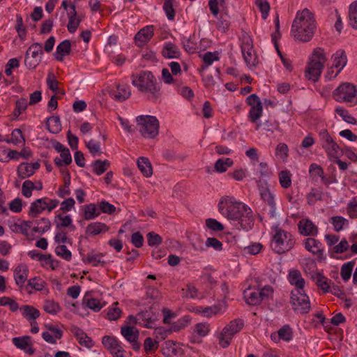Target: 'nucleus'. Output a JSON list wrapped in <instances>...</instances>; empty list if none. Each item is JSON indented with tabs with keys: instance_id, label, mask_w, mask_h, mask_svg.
<instances>
[{
	"instance_id": "obj_1",
	"label": "nucleus",
	"mask_w": 357,
	"mask_h": 357,
	"mask_svg": "<svg viewBox=\"0 0 357 357\" xmlns=\"http://www.w3.org/2000/svg\"><path fill=\"white\" fill-rule=\"evenodd\" d=\"M219 212L228 220L238 221L237 229L250 230L255 223L252 209L244 203L237 202L233 197H223L218 203Z\"/></svg>"
},
{
	"instance_id": "obj_2",
	"label": "nucleus",
	"mask_w": 357,
	"mask_h": 357,
	"mask_svg": "<svg viewBox=\"0 0 357 357\" xmlns=\"http://www.w3.org/2000/svg\"><path fill=\"white\" fill-rule=\"evenodd\" d=\"M315 29L314 16L310 10L305 8L296 13L291 26V32L295 39L302 42L310 41L314 34Z\"/></svg>"
},
{
	"instance_id": "obj_3",
	"label": "nucleus",
	"mask_w": 357,
	"mask_h": 357,
	"mask_svg": "<svg viewBox=\"0 0 357 357\" xmlns=\"http://www.w3.org/2000/svg\"><path fill=\"white\" fill-rule=\"evenodd\" d=\"M132 84L140 92L147 93L148 98L156 102L160 96L161 83L158 82L156 77L151 71H142L137 76L132 75Z\"/></svg>"
},
{
	"instance_id": "obj_4",
	"label": "nucleus",
	"mask_w": 357,
	"mask_h": 357,
	"mask_svg": "<svg viewBox=\"0 0 357 357\" xmlns=\"http://www.w3.org/2000/svg\"><path fill=\"white\" fill-rule=\"evenodd\" d=\"M326 59L324 49L321 47L315 48L306 68V78L314 82L318 81Z\"/></svg>"
},
{
	"instance_id": "obj_5",
	"label": "nucleus",
	"mask_w": 357,
	"mask_h": 357,
	"mask_svg": "<svg viewBox=\"0 0 357 357\" xmlns=\"http://www.w3.org/2000/svg\"><path fill=\"white\" fill-rule=\"evenodd\" d=\"M137 128L145 138L154 139L159 132L160 123L154 116L141 115L136 118Z\"/></svg>"
},
{
	"instance_id": "obj_6",
	"label": "nucleus",
	"mask_w": 357,
	"mask_h": 357,
	"mask_svg": "<svg viewBox=\"0 0 357 357\" xmlns=\"http://www.w3.org/2000/svg\"><path fill=\"white\" fill-rule=\"evenodd\" d=\"M291 235L286 231L277 229L271 243L272 250L277 254H283L291 250L295 241L291 238Z\"/></svg>"
},
{
	"instance_id": "obj_7",
	"label": "nucleus",
	"mask_w": 357,
	"mask_h": 357,
	"mask_svg": "<svg viewBox=\"0 0 357 357\" xmlns=\"http://www.w3.org/2000/svg\"><path fill=\"white\" fill-rule=\"evenodd\" d=\"M244 326V321L241 319H235L229 322L222 331L219 336V344L222 348L229 346L233 337L238 333Z\"/></svg>"
},
{
	"instance_id": "obj_8",
	"label": "nucleus",
	"mask_w": 357,
	"mask_h": 357,
	"mask_svg": "<svg viewBox=\"0 0 357 357\" xmlns=\"http://www.w3.org/2000/svg\"><path fill=\"white\" fill-rule=\"evenodd\" d=\"M334 99L339 102H354L357 104V87L354 84L344 82L333 92Z\"/></svg>"
},
{
	"instance_id": "obj_9",
	"label": "nucleus",
	"mask_w": 357,
	"mask_h": 357,
	"mask_svg": "<svg viewBox=\"0 0 357 357\" xmlns=\"http://www.w3.org/2000/svg\"><path fill=\"white\" fill-rule=\"evenodd\" d=\"M290 303L295 312L307 314L310 310V302L308 296L304 291L292 290L291 292Z\"/></svg>"
},
{
	"instance_id": "obj_10",
	"label": "nucleus",
	"mask_w": 357,
	"mask_h": 357,
	"mask_svg": "<svg viewBox=\"0 0 357 357\" xmlns=\"http://www.w3.org/2000/svg\"><path fill=\"white\" fill-rule=\"evenodd\" d=\"M257 184L261 199L270 207L268 212L269 217L273 218L276 215V204L274 199V195L271 192L268 184L266 181L259 180L257 181Z\"/></svg>"
},
{
	"instance_id": "obj_11",
	"label": "nucleus",
	"mask_w": 357,
	"mask_h": 357,
	"mask_svg": "<svg viewBox=\"0 0 357 357\" xmlns=\"http://www.w3.org/2000/svg\"><path fill=\"white\" fill-rule=\"evenodd\" d=\"M159 310V304L153 303L149 310L142 311L137 314L139 319L146 321V324H144V327L146 328H153L152 324L158 320Z\"/></svg>"
},
{
	"instance_id": "obj_12",
	"label": "nucleus",
	"mask_w": 357,
	"mask_h": 357,
	"mask_svg": "<svg viewBox=\"0 0 357 357\" xmlns=\"http://www.w3.org/2000/svg\"><path fill=\"white\" fill-rule=\"evenodd\" d=\"M154 26L149 25L141 29L135 35V40L138 47L146 45L153 36Z\"/></svg>"
},
{
	"instance_id": "obj_13",
	"label": "nucleus",
	"mask_w": 357,
	"mask_h": 357,
	"mask_svg": "<svg viewBox=\"0 0 357 357\" xmlns=\"http://www.w3.org/2000/svg\"><path fill=\"white\" fill-rule=\"evenodd\" d=\"M109 96L115 100L123 102L131 95L130 86L126 84H118L116 89L109 90Z\"/></svg>"
},
{
	"instance_id": "obj_14",
	"label": "nucleus",
	"mask_w": 357,
	"mask_h": 357,
	"mask_svg": "<svg viewBox=\"0 0 357 357\" xmlns=\"http://www.w3.org/2000/svg\"><path fill=\"white\" fill-rule=\"evenodd\" d=\"M298 228L301 235L317 236L318 234V227L310 219H302L298 223Z\"/></svg>"
},
{
	"instance_id": "obj_15",
	"label": "nucleus",
	"mask_w": 357,
	"mask_h": 357,
	"mask_svg": "<svg viewBox=\"0 0 357 357\" xmlns=\"http://www.w3.org/2000/svg\"><path fill=\"white\" fill-rule=\"evenodd\" d=\"M12 342L17 348L24 351L29 355H33L35 353V349L31 347L30 336L15 337L13 338Z\"/></svg>"
},
{
	"instance_id": "obj_16",
	"label": "nucleus",
	"mask_w": 357,
	"mask_h": 357,
	"mask_svg": "<svg viewBox=\"0 0 357 357\" xmlns=\"http://www.w3.org/2000/svg\"><path fill=\"white\" fill-rule=\"evenodd\" d=\"M71 332L73 333L75 338L82 346H84L88 349H90L94 346L93 340L89 337L82 328L74 326L71 328Z\"/></svg>"
},
{
	"instance_id": "obj_17",
	"label": "nucleus",
	"mask_w": 357,
	"mask_h": 357,
	"mask_svg": "<svg viewBox=\"0 0 357 357\" xmlns=\"http://www.w3.org/2000/svg\"><path fill=\"white\" fill-rule=\"evenodd\" d=\"M29 268L26 264H20L14 270V278L15 283L20 288L24 287V284L27 280Z\"/></svg>"
},
{
	"instance_id": "obj_18",
	"label": "nucleus",
	"mask_w": 357,
	"mask_h": 357,
	"mask_svg": "<svg viewBox=\"0 0 357 357\" xmlns=\"http://www.w3.org/2000/svg\"><path fill=\"white\" fill-rule=\"evenodd\" d=\"M47 197H43L36 199L31 204L29 211L28 212L29 216L31 218H37L45 210H47Z\"/></svg>"
},
{
	"instance_id": "obj_19",
	"label": "nucleus",
	"mask_w": 357,
	"mask_h": 357,
	"mask_svg": "<svg viewBox=\"0 0 357 357\" xmlns=\"http://www.w3.org/2000/svg\"><path fill=\"white\" fill-rule=\"evenodd\" d=\"M332 58L333 59V67L337 68V70L335 73V75H331V77H336L347 65V57L344 50H339L332 56Z\"/></svg>"
},
{
	"instance_id": "obj_20",
	"label": "nucleus",
	"mask_w": 357,
	"mask_h": 357,
	"mask_svg": "<svg viewBox=\"0 0 357 357\" xmlns=\"http://www.w3.org/2000/svg\"><path fill=\"white\" fill-rule=\"evenodd\" d=\"M71 42L69 40H64L56 47V52L53 54L54 59L59 61H63L64 56L71 53Z\"/></svg>"
},
{
	"instance_id": "obj_21",
	"label": "nucleus",
	"mask_w": 357,
	"mask_h": 357,
	"mask_svg": "<svg viewBox=\"0 0 357 357\" xmlns=\"http://www.w3.org/2000/svg\"><path fill=\"white\" fill-rule=\"evenodd\" d=\"M288 280L291 285L296 287L295 290L304 291L305 284L304 278H302L301 273L297 269L290 270L288 275Z\"/></svg>"
},
{
	"instance_id": "obj_22",
	"label": "nucleus",
	"mask_w": 357,
	"mask_h": 357,
	"mask_svg": "<svg viewBox=\"0 0 357 357\" xmlns=\"http://www.w3.org/2000/svg\"><path fill=\"white\" fill-rule=\"evenodd\" d=\"M161 54L165 59H178L181 55L179 48L172 42L165 43Z\"/></svg>"
},
{
	"instance_id": "obj_23",
	"label": "nucleus",
	"mask_w": 357,
	"mask_h": 357,
	"mask_svg": "<svg viewBox=\"0 0 357 357\" xmlns=\"http://www.w3.org/2000/svg\"><path fill=\"white\" fill-rule=\"evenodd\" d=\"M322 148L326 151L330 160L340 158L343 155V149L333 140L328 144H322Z\"/></svg>"
},
{
	"instance_id": "obj_24",
	"label": "nucleus",
	"mask_w": 357,
	"mask_h": 357,
	"mask_svg": "<svg viewBox=\"0 0 357 357\" xmlns=\"http://www.w3.org/2000/svg\"><path fill=\"white\" fill-rule=\"evenodd\" d=\"M20 310L24 318L29 322L36 321L40 315V311L32 305H22Z\"/></svg>"
},
{
	"instance_id": "obj_25",
	"label": "nucleus",
	"mask_w": 357,
	"mask_h": 357,
	"mask_svg": "<svg viewBox=\"0 0 357 357\" xmlns=\"http://www.w3.org/2000/svg\"><path fill=\"white\" fill-rule=\"evenodd\" d=\"M109 227L105 223L100 222H95L90 223L86 228L85 232L86 234L96 236L101 233L108 231Z\"/></svg>"
},
{
	"instance_id": "obj_26",
	"label": "nucleus",
	"mask_w": 357,
	"mask_h": 357,
	"mask_svg": "<svg viewBox=\"0 0 357 357\" xmlns=\"http://www.w3.org/2000/svg\"><path fill=\"white\" fill-rule=\"evenodd\" d=\"M311 278L315 282L317 286L320 288L324 294L329 292V280L325 277L322 273H316L312 275Z\"/></svg>"
},
{
	"instance_id": "obj_27",
	"label": "nucleus",
	"mask_w": 357,
	"mask_h": 357,
	"mask_svg": "<svg viewBox=\"0 0 357 357\" xmlns=\"http://www.w3.org/2000/svg\"><path fill=\"white\" fill-rule=\"evenodd\" d=\"M93 250L89 253L86 257H82V261L85 264H91L93 266H98L100 265L101 266H104L107 262L101 259V258L104 256L102 253H97L94 254Z\"/></svg>"
},
{
	"instance_id": "obj_28",
	"label": "nucleus",
	"mask_w": 357,
	"mask_h": 357,
	"mask_svg": "<svg viewBox=\"0 0 357 357\" xmlns=\"http://www.w3.org/2000/svg\"><path fill=\"white\" fill-rule=\"evenodd\" d=\"M83 211L84 218L86 220H93L100 215L99 208L93 203L84 205L83 206Z\"/></svg>"
},
{
	"instance_id": "obj_29",
	"label": "nucleus",
	"mask_w": 357,
	"mask_h": 357,
	"mask_svg": "<svg viewBox=\"0 0 357 357\" xmlns=\"http://www.w3.org/2000/svg\"><path fill=\"white\" fill-rule=\"evenodd\" d=\"M137 163L139 169L145 177H150L153 174L152 165L147 158H139Z\"/></svg>"
},
{
	"instance_id": "obj_30",
	"label": "nucleus",
	"mask_w": 357,
	"mask_h": 357,
	"mask_svg": "<svg viewBox=\"0 0 357 357\" xmlns=\"http://www.w3.org/2000/svg\"><path fill=\"white\" fill-rule=\"evenodd\" d=\"M47 129L53 134H57L61 130V124L59 116H50L47 119Z\"/></svg>"
},
{
	"instance_id": "obj_31",
	"label": "nucleus",
	"mask_w": 357,
	"mask_h": 357,
	"mask_svg": "<svg viewBox=\"0 0 357 357\" xmlns=\"http://www.w3.org/2000/svg\"><path fill=\"white\" fill-rule=\"evenodd\" d=\"M133 326H125L121 328V334L126 338L128 342H135V340H138L139 333L137 329L134 331Z\"/></svg>"
},
{
	"instance_id": "obj_32",
	"label": "nucleus",
	"mask_w": 357,
	"mask_h": 357,
	"mask_svg": "<svg viewBox=\"0 0 357 357\" xmlns=\"http://www.w3.org/2000/svg\"><path fill=\"white\" fill-rule=\"evenodd\" d=\"M102 344L109 350L111 354H113L120 348L121 349V347L116 338L109 335H105L102 337Z\"/></svg>"
},
{
	"instance_id": "obj_33",
	"label": "nucleus",
	"mask_w": 357,
	"mask_h": 357,
	"mask_svg": "<svg viewBox=\"0 0 357 357\" xmlns=\"http://www.w3.org/2000/svg\"><path fill=\"white\" fill-rule=\"evenodd\" d=\"M227 305L225 302L218 303L211 307L204 308L203 314L210 317L211 314H218L222 313L226 309Z\"/></svg>"
},
{
	"instance_id": "obj_34",
	"label": "nucleus",
	"mask_w": 357,
	"mask_h": 357,
	"mask_svg": "<svg viewBox=\"0 0 357 357\" xmlns=\"http://www.w3.org/2000/svg\"><path fill=\"white\" fill-rule=\"evenodd\" d=\"M263 106L261 102H258L255 106H252L249 114L248 119L252 123H257V121L262 116Z\"/></svg>"
},
{
	"instance_id": "obj_35",
	"label": "nucleus",
	"mask_w": 357,
	"mask_h": 357,
	"mask_svg": "<svg viewBox=\"0 0 357 357\" xmlns=\"http://www.w3.org/2000/svg\"><path fill=\"white\" fill-rule=\"evenodd\" d=\"M91 166L93 167V171L96 174L101 175L110 167V162L108 160H96L93 162Z\"/></svg>"
},
{
	"instance_id": "obj_36",
	"label": "nucleus",
	"mask_w": 357,
	"mask_h": 357,
	"mask_svg": "<svg viewBox=\"0 0 357 357\" xmlns=\"http://www.w3.org/2000/svg\"><path fill=\"white\" fill-rule=\"evenodd\" d=\"M71 222H73V220L70 215L63 216L60 213L56 215L54 218V223L58 231H61L62 227L70 226Z\"/></svg>"
},
{
	"instance_id": "obj_37",
	"label": "nucleus",
	"mask_w": 357,
	"mask_h": 357,
	"mask_svg": "<svg viewBox=\"0 0 357 357\" xmlns=\"http://www.w3.org/2000/svg\"><path fill=\"white\" fill-rule=\"evenodd\" d=\"M17 174L20 179L30 177L34 174V171L31 169L30 164L28 162H22L17 167Z\"/></svg>"
},
{
	"instance_id": "obj_38",
	"label": "nucleus",
	"mask_w": 357,
	"mask_h": 357,
	"mask_svg": "<svg viewBox=\"0 0 357 357\" xmlns=\"http://www.w3.org/2000/svg\"><path fill=\"white\" fill-rule=\"evenodd\" d=\"M27 100L25 98H20L15 102V107L13 112V118L12 120H16L22 112L25 111L27 108Z\"/></svg>"
},
{
	"instance_id": "obj_39",
	"label": "nucleus",
	"mask_w": 357,
	"mask_h": 357,
	"mask_svg": "<svg viewBox=\"0 0 357 357\" xmlns=\"http://www.w3.org/2000/svg\"><path fill=\"white\" fill-rule=\"evenodd\" d=\"M43 310L47 313L54 315L61 311V307L59 303L54 300H45L43 305Z\"/></svg>"
},
{
	"instance_id": "obj_40",
	"label": "nucleus",
	"mask_w": 357,
	"mask_h": 357,
	"mask_svg": "<svg viewBox=\"0 0 357 357\" xmlns=\"http://www.w3.org/2000/svg\"><path fill=\"white\" fill-rule=\"evenodd\" d=\"M61 157L63 160H61L58 157L55 158L54 162L55 165L58 167H62L63 165H68L72 162V157L70 152V150L67 148L63 151V152H61Z\"/></svg>"
},
{
	"instance_id": "obj_41",
	"label": "nucleus",
	"mask_w": 357,
	"mask_h": 357,
	"mask_svg": "<svg viewBox=\"0 0 357 357\" xmlns=\"http://www.w3.org/2000/svg\"><path fill=\"white\" fill-rule=\"evenodd\" d=\"M191 318L189 315H185L181 319H178L176 321L173 322L171 325V330L172 332H178L182 328H185L188 326V324L190 322Z\"/></svg>"
},
{
	"instance_id": "obj_42",
	"label": "nucleus",
	"mask_w": 357,
	"mask_h": 357,
	"mask_svg": "<svg viewBox=\"0 0 357 357\" xmlns=\"http://www.w3.org/2000/svg\"><path fill=\"white\" fill-rule=\"evenodd\" d=\"M279 181L282 188L287 189L291 185V174L289 170H282L279 173Z\"/></svg>"
},
{
	"instance_id": "obj_43",
	"label": "nucleus",
	"mask_w": 357,
	"mask_h": 357,
	"mask_svg": "<svg viewBox=\"0 0 357 357\" xmlns=\"http://www.w3.org/2000/svg\"><path fill=\"white\" fill-rule=\"evenodd\" d=\"M31 57L38 58L39 56H42L44 54L43 50L42 49V44L40 43H33L26 50V53Z\"/></svg>"
},
{
	"instance_id": "obj_44",
	"label": "nucleus",
	"mask_w": 357,
	"mask_h": 357,
	"mask_svg": "<svg viewBox=\"0 0 357 357\" xmlns=\"http://www.w3.org/2000/svg\"><path fill=\"white\" fill-rule=\"evenodd\" d=\"M82 304L96 312H99L102 308V305L100 303V301L95 298L86 299L84 297L82 301Z\"/></svg>"
},
{
	"instance_id": "obj_45",
	"label": "nucleus",
	"mask_w": 357,
	"mask_h": 357,
	"mask_svg": "<svg viewBox=\"0 0 357 357\" xmlns=\"http://www.w3.org/2000/svg\"><path fill=\"white\" fill-rule=\"evenodd\" d=\"M354 265L355 261H350L342 266L340 274L344 281H348L350 279Z\"/></svg>"
},
{
	"instance_id": "obj_46",
	"label": "nucleus",
	"mask_w": 357,
	"mask_h": 357,
	"mask_svg": "<svg viewBox=\"0 0 357 357\" xmlns=\"http://www.w3.org/2000/svg\"><path fill=\"white\" fill-rule=\"evenodd\" d=\"M278 333V338L286 342L290 341L293 337L292 329L288 324L284 325L281 328H280Z\"/></svg>"
},
{
	"instance_id": "obj_47",
	"label": "nucleus",
	"mask_w": 357,
	"mask_h": 357,
	"mask_svg": "<svg viewBox=\"0 0 357 357\" xmlns=\"http://www.w3.org/2000/svg\"><path fill=\"white\" fill-rule=\"evenodd\" d=\"M349 17L350 25L357 29V1L349 6Z\"/></svg>"
},
{
	"instance_id": "obj_48",
	"label": "nucleus",
	"mask_w": 357,
	"mask_h": 357,
	"mask_svg": "<svg viewBox=\"0 0 357 357\" xmlns=\"http://www.w3.org/2000/svg\"><path fill=\"white\" fill-rule=\"evenodd\" d=\"M323 192L316 188H312L307 195L306 198L308 204L314 205L317 201H321Z\"/></svg>"
},
{
	"instance_id": "obj_49",
	"label": "nucleus",
	"mask_w": 357,
	"mask_h": 357,
	"mask_svg": "<svg viewBox=\"0 0 357 357\" xmlns=\"http://www.w3.org/2000/svg\"><path fill=\"white\" fill-rule=\"evenodd\" d=\"M259 294V291H253L248 295L247 291H245L244 298H245L246 303L249 305H257L260 304L261 301Z\"/></svg>"
},
{
	"instance_id": "obj_50",
	"label": "nucleus",
	"mask_w": 357,
	"mask_h": 357,
	"mask_svg": "<svg viewBox=\"0 0 357 357\" xmlns=\"http://www.w3.org/2000/svg\"><path fill=\"white\" fill-rule=\"evenodd\" d=\"M10 142L14 145H18L21 142L24 145L25 144V137L22 134V131L20 128H15L12 131Z\"/></svg>"
},
{
	"instance_id": "obj_51",
	"label": "nucleus",
	"mask_w": 357,
	"mask_h": 357,
	"mask_svg": "<svg viewBox=\"0 0 357 357\" xmlns=\"http://www.w3.org/2000/svg\"><path fill=\"white\" fill-rule=\"evenodd\" d=\"M118 302L113 303L112 307H109L107 314V317L111 321H116L121 316L122 311L120 308L116 307Z\"/></svg>"
},
{
	"instance_id": "obj_52",
	"label": "nucleus",
	"mask_w": 357,
	"mask_h": 357,
	"mask_svg": "<svg viewBox=\"0 0 357 357\" xmlns=\"http://www.w3.org/2000/svg\"><path fill=\"white\" fill-rule=\"evenodd\" d=\"M304 243L305 249L312 253H314L316 250H319L321 245L319 241L313 238H306Z\"/></svg>"
},
{
	"instance_id": "obj_53",
	"label": "nucleus",
	"mask_w": 357,
	"mask_h": 357,
	"mask_svg": "<svg viewBox=\"0 0 357 357\" xmlns=\"http://www.w3.org/2000/svg\"><path fill=\"white\" fill-rule=\"evenodd\" d=\"M55 253L56 255L61 257L66 261H70L72 258L71 252L68 250L67 247L65 245H59L55 248Z\"/></svg>"
},
{
	"instance_id": "obj_54",
	"label": "nucleus",
	"mask_w": 357,
	"mask_h": 357,
	"mask_svg": "<svg viewBox=\"0 0 357 357\" xmlns=\"http://www.w3.org/2000/svg\"><path fill=\"white\" fill-rule=\"evenodd\" d=\"M32 225V222L30 220H21L20 224L15 223L13 225V227H15V229L13 230L15 232H18V229L20 231L24 236H27L29 235L28 234V229L31 228Z\"/></svg>"
},
{
	"instance_id": "obj_55",
	"label": "nucleus",
	"mask_w": 357,
	"mask_h": 357,
	"mask_svg": "<svg viewBox=\"0 0 357 357\" xmlns=\"http://www.w3.org/2000/svg\"><path fill=\"white\" fill-rule=\"evenodd\" d=\"M206 226L208 229L214 231H222L224 230V225L213 218H208L205 221Z\"/></svg>"
},
{
	"instance_id": "obj_56",
	"label": "nucleus",
	"mask_w": 357,
	"mask_h": 357,
	"mask_svg": "<svg viewBox=\"0 0 357 357\" xmlns=\"http://www.w3.org/2000/svg\"><path fill=\"white\" fill-rule=\"evenodd\" d=\"M335 112L340 115L342 119L346 121L347 123H351V124H356V120L354 117L351 116L349 114V112L347 109H345L343 107H337L335 108Z\"/></svg>"
},
{
	"instance_id": "obj_57",
	"label": "nucleus",
	"mask_w": 357,
	"mask_h": 357,
	"mask_svg": "<svg viewBox=\"0 0 357 357\" xmlns=\"http://www.w3.org/2000/svg\"><path fill=\"white\" fill-rule=\"evenodd\" d=\"M163 10L169 20H174L175 18V10L173 6V1L165 0L163 4Z\"/></svg>"
},
{
	"instance_id": "obj_58",
	"label": "nucleus",
	"mask_w": 357,
	"mask_h": 357,
	"mask_svg": "<svg viewBox=\"0 0 357 357\" xmlns=\"http://www.w3.org/2000/svg\"><path fill=\"white\" fill-rule=\"evenodd\" d=\"M255 4L261 13V17L266 20L270 10V4L266 0H255Z\"/></svg>"
},
{
	"instance_id": "obj_59",
	"label": "nucleus",
	"mask_w": 357,
	"mask_h": 357,
	"mask_svg": "<svg viewBox=\"0 0 357 357\" xmlns=\"http://www.w3.org/2000/svg\"><path fill=\"white\" fill-rule=\"evenodd\" d=\"M158 341H153V339L150 337H148L145 339L144 342V348L147 354L154 352L158 349Z\"/></svg>"
},
{
	"instance_id": "obj_60",
	"label": "nucleus",
	"mask_w": 357,
	"mask_h": 357,
	"mask_svg": "<svg viewBox=\"0 0 357 357\" xmlns=\"http://www.w3.org/2000/svg\"><path fill=\"white\" fill-rule=\"evenodd\" d=\"M100 213L113 214L116 211V206L105 200H102L98 205Z\"/></svg>"
},
{
	"instance_id": "obj_61",
	"label": "nucleus",
	"mask_w": 357,
	"mask_h": 357,
	"mask_svg": "<svg viewBox=\"0 0 357 357\" xmlns=\"http://www.w3.org/2000/svg\"><path fill=\"white\" fill-rule=\"evenodd\" d=\"M146 238L148 245L151 247L159 245L162 243V237L154 231L149 232Z\"/></svg>"
},
{
	"instance_id": "obj_62",
	"label": "nucleus",
	"mask_w": 357,
	"mask_h": 357,
	"mask_svg": "<svg viewBox=\"0 0 357 357\" xmlns=\"http://www.w3.org/2000/svg\"><path fill=\"white\" fill-rule=\"evenodd\" d=\"M348 220L342 216H334L331 218V223L334 227V230L337 232L341 231L344 225Z\"/></svg>"
},
{
	"instance_id": "obj_63",
	"label": "nucleus",
	"mask_w": 357,
	"mask_h": 357,
	"mask_svg": "<svg viewBox=\"0 0 357 357\" xmlns=\"http://www.w3.org/2000/svg\"><path fill=\"white\" fill-rule=\"evenodd\" d=\"M34 189V183L30 180H26L22 184V193L23 196L29 198L32 195V190Z\"/></svg>"
},
{
	"instance_id": "obj_64",
	"label": "nucleus",
	"mask_w": 357,
	"mask_h": 357,
	"mask_svg": "<svg viewBox=\"0 0 357 357\" xmlns=\"http://www.w3.org/2000/svg\"><path fill=\"white\" fill-rule=\"evenodd\" d=\"M41 62L40 58H34L25 54L24 65L30 70L35 69Z\"/></svg>"
}]
</instances>
